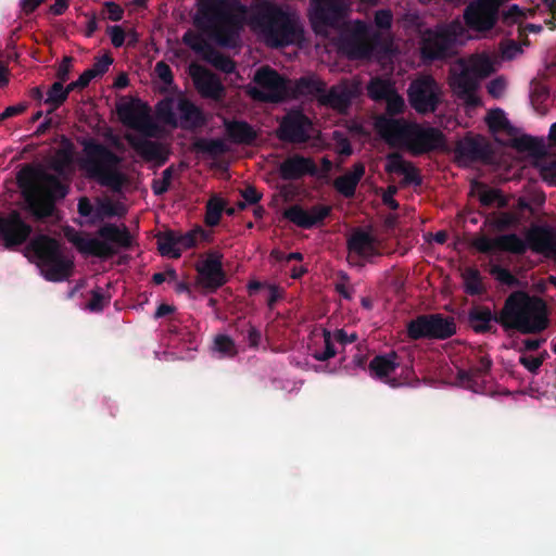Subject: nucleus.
Returning a JSON list of instances; mask_svg holds the SVG:
<instances>
[{
	"mask_svg": "<svg viewBox=\"0 0 556 556\" xmlns=\"http://www.w3.org/2000/svg\"><path fill=\"white\" fill-rule=\"evenodd\" d=\"M247 15L248 5L239 0H197L192 23L199 33L188 29L182 42L203 59L213 48L203 35L220 47L236 48L247 25Z\"/></svg>",
	"mask_w": 556,
	"mask_h": 556,
	"instance_id": "obj_1",
	"label": "nucleus"
},
{
	"mask_svg": "<svg viewBox=\"0 0 556 556\" xmlns=\"http://www.w3.org/2000/svg\"><path fill=\"white\" fill-rule=\"evenodd\" d=\"M308 13L312 29L316 35L326 36L330 29L340 30L339 49L350 59H364L372 51L368 39V26L356 20L346 22L352 0H309Z\"/></svg>",
	"mask_w": 556,
	"mask_h": 556,
	"instance_id": "obj_2",
	"label": "nucleus"
},
{
	"mask_svg": "<svg viewBox=\"0 0 556 556\" xmlns=\"http://www.w3.org/2000/svg\"><path fill=\"white\" fill-rule=\"evenodd\" d=\"M248 23L271 48H283L303 39L304 30L298 16L275 0H253L248 7Z\"/></svg>",
	"mask_w": 556,
	"mask_h": 556,
	"instance_id": "obj_3",
	"label": "nucleus"
},
{
	"mask_svg": "<svg viewBox=\"0 0 556 556\" xmlns=\"http://www.w3.org/2000/svg\"><path fill=\"white\" fill-rule=\"evenodd\" d=\"M116 112L122 123L140 132L141 137L126 135L128 144L146 162H155L163 166L169 157V150L161 142L150 140L161 135L160 125L149 114V109L139 99L130 102H123L116 105Z\"/></svg>",
	"mask_w": 556,
	"mask_h": 556,
	"instance_id": "obj_4",
	"label": "nucleus"
},
{
	"mask_svg": "<svg viewBox=\"0 0 556 556\" xmlns=\"http://www.w3.org/2000/svg\"><path fill=\"white\" fill-rule=\"evenodd\" d=\"M16 180L23 190L28 211L38 220L51 217L55 211V202L68 193V187L56 176L41 174L30 165L24 166L17 173Z\"/></svg>",
	"mask_w": 556,
	"mask_h": 556,
	"instance_id": "obj_5",
	"label": "nucleus"
},
{
	"mask_svg": "<svg viewBox=\"0 0 556 556\" xmlns=\"http://www.w3.org/2000/svg\"><path fill=\"white\" fill-rule=\"evenodd\" d=\"M78 142L83 147L78 165L86 178L110 188L113 192H119L126 181L118 169L122 157L94 138H81Z\"/></svg>",
	"mask_w": 556,
	"mask_h": 556,
	"instance_id": "obj_6",
	"label": "nucleus"
},
{
	"mask_svg": "<svg viewBox=\"0 0 556 556\" xmlns=\"http://www.w3.org/2000/svg\"><path fill=\"white\" fill-rule=\"evenodd\" d=\"M498 320L503 327L522 333L539 332L547 326L546 306L538 298L516 292L507 299Z\"/></svg>",
	"mask_w": 556,
	"mask_h": 556,
	"instance_id": "obj_7",
	"label": "nucleus"
},
{
	"mask_svg": "<svg viewBox=\"0 0 556 556\" xmlns=\"http://www.w3.org/2000/svg\"><path fill=\"white\" fill-rule=\"evenodd\" d=\"M27 249L37 258V266L48 281L60 282L68 279L73 270V262L63 255L60 242L47 235L34 237Z\"/></svg>",
	"mask_w": 556,
	"mask_h": 556,
	"instance_id": "obj_8",
	"label": "nucleus"
},
{
	"mask_svg": "<svg viewBox=\"0 0 556 556\" xmlns=\"http://www.w3.org/2000/svg\"><path fill=\"white\" fill-rule=\"evenodd\" d=\"M462 73L454 79V93L468 106H476L480 100L477 93L478 83L494 71L493 62L488 55L470 56L468 60H454V72Z\"/></svg>",
	"mask_w": 556,
	"mask_h": 556,
	"instance_id": "obj_9",
	"label": "nucleus"
},
{
	"mask_svg": "<svg viewBox=\"0 0 556 556\" xmlns=\"http://www.w3.org/2000/svg\"><path fill=\"white\" fill-rule=\"evenodd\" d=\"M253 80L257 86L251 87L248 94L255 101L280 103L290 97V79L267 65L256 71Z\"/></svg>",
	"mask_w": 556,
	"mask_h": 556,
	"instance_id": "obj_10",
	"label": "nucleus"
},
{
	"mask_svg": "<svg viewBox=\"0 0 556 556\" xmlns=\"http://www.w3.org/2000/svg\"><path fill=\"white\" fill-rule=\"evenodd\" d=\"M407 336L412 340H445L452 337V317L440 313L421 314L407 324Z\"/></svg>",
	"mask_w": 556,
	"mask_h": 556,
	"instance_id": "obj_11",
	"label": "nucleus"
},
{
	"mask_svg": "<svg viewBox=\"0 0 556 556\" xmlns=\"http://www.w3.org/2000/svg\"><path fill=\"white\" fill-rule=\"evenodd\" d=\"M312 127V121L301 110H291L281 118L276 136L282 142L302 144L309 141Z\"/></svg>",
	"mask_w": 556,
	"mask_h": 556,
	"instance_id": "obj_12",
	"label": "nucleus"
},
{
	"mask_svg": "<svg viewBox=\"0 0 556 556\" xmlns=\"http://www.w3.org/2000/svg\"><path fill=\"white\" fill-rule=\"evenodd\" d=\"M407 93L410 106L420 114L433 113L440 102L438 85L430 76L413 80Z\"/></svg>",
	"mask_w": 556,
	"mask_h": 556,
	"instance_id": "obj_13",
	"label": "nucleus"
},
{
	"mask_svg": "<svg viewBox=\"0 0 556 556\" xmlns=\"http://www.w3.org/2000/svg\"><path fill=\"white\" fill-rule=\"evenodd\" d=\"M198 285L210 292H215L227 282V275L223 268V254L211 250L203 261L197 264Z\"/></svg>",
	"mask_w": 556,
	"mask_h": 556,
	"instance_id": "obj_14",
	"label": "nucleus"
},
{
	"mask_svg": "<svg viewBox=\"0 0 556 556\" xmlns=\"http://www.w3.org/2000/svg\"><path fill=\"white\" fill-rule=\"evenodd\" d=\"M33 227L13 210L0 218V240L8 250H15L29 239Z\"/></svg>",
	"mask_w": 556,
	"mask_h": 556,
	"instance_id": "obj_15",
	"label": "nucleus"
},
{
	"mask_svg": "<svg viewBox=\"0 0 556 556\" xmlns=\"http://www.w3.org/2000/svg\"><path fill=\"white\" fill-rule=\"evenodd\" d=\"M506 0H476L465 11V20L469 27L477 31L491 29L496 20L500 7Z\"/></svg>",
	"mask_w": 556,
	"mask_h": 556,
	"instance_id": "obj_16",
	"label": "nucleus"
},
{
	"mask_svg": "<svg viewBox=\"0 0 556 556\" xmlns=\"http://www.w3.org/2000/svg\"><path fill=\"white\" fill-rule=\"evenodd\" d=\"M375 127L389 146L407 148L413 127L412 122H407L404 118L379 115L375 121Z\"/></svg>",
	"mask_w": 556,
	"mask_h": 556,
	"instance_id": "obj_17",
	"label": "nucleus"
},
{
	"mask_svg": "<svg viewBox=\"0 0 556 556\" xmlns=\"http://www.w3.org/2000/svg\"><path fill=\"white\" fill-rule=\"evenodd\" d=\"M444 143V136L441 130L434 127H424L413 123L407 150L414 155L424 154L441 148Z\"/></svg>",
	"mask_w": 556,
	"mask_h": 556,
	"instance_id": "obj_18",
	"label": "nucleus"
},
{
	"mask_svg": "<svg viewBox=\"0 0 556 556\" xmlns=\"http://www.w3.org/2000/svg\"><path fill=\"white\" fill-rule=\"evenodd\" d=\"M279 175L283 180H300L304 176L319 175V168L312 157L293 154L280 163Z\"/></svg>",
	"mask_w": 556,
	"mask_h": 556,
	"instance_id": "obj_19",
	"label": "nucleus"
},
{
	"mask_svg": "<svg viewBox=\"0 0 556 556\" xmlns=\"http://www.w3.org/2000/svg\"><path fill=\"white\" fill-rule=\"evenodd\" d=\"M190 74L197 90L202 97L219 100L224 96L225 87L219 77L213 72L201 65H192Z\"/></svg>",
	"mask_w": 556,
	"mask_h": 556,
	"instance_id": "obj_20",
	"label": "nucleus"
},
{
	"mask_svg": "<svg viewBox=\"0 0 556 556\" xmlns=\"http://www.w3.org/2000/svg\"><path fill=\"white\" fill-rule=\"evenodd\" d=\"M331 208L327 205H315L311 211L294 204L283 212L285 218L303 229H311L315 225L323 223L330 214Z\"/></svg>",
	"mask_w": 556,
	"mask_h": 556,
	"instance_id": "obj_21",
	"label": "nucleus"
},
{
	"mask_svg": "<svg viewBox=\"0 0 556 556\" xmlns=\"http://www.w3.org/2000/svg\"><path fill=\"white\" fill-rule=\"evenodd\" d=\"M452 47V24L446 25L444 33H431L422 39L421 56L426 61H433L448 55Z\"/></svg>",
	"mask_w": 556,
	"mask_h": 556,
	"instance_id": "obj_22",
	"label": "nucleus"
},
{
	"mask_svg": "<svg viewBox=\"0 0 556 556\" xmlns=\"http://www.w3.org/2000/svg\"><path fill=\"white\" fill-rule=\"evenodd\" d=\"M397 358L399 356L395 352L383 355H376L368 365L370 376L372 378L384 381L391 388L400 387L401 382L396 378H390V376L400 366Z\"/></svg>",
	"mask_w": 556,
	"mask_h": 556,
	"instance_id": "obj_23",
	"label": "nucleus"
},
{
	"mask_svg": "<svg viewBox=\"0 0 556 556\" xmlns=\"http://www.w3.org/2000/svg\"><path fill=\"white\" fill-rule=\"evenodd\" d=\"M479 251L488 252L492 250H505L513 253H521L527 247L530 248L529 240L523 241L515 235L501 236L496 239L480 238L475 242Z\"/></svg>",
	"mask_w": 556,
	"mask_h": 556,
	"instance_id": "obj_24",
	"label": "nucleus"
},
{
	"mask_svg": "<svg viewBox=\"0 0 556 556\" xmlns=\"http://www.w3.org/2000/svg\"><path fill=\"white\" fill-rule=\"evenodd\" d=\"M325 87L326 83L315 76H302L299 79L290 80L289 99L314 97L319 102V98L324 93Z\"/></svg>",
	"mask_w": 556,
	"mask_h": 556,
	"instance_id": "obj_25",
	"label": "nucleus"
},
{
	"mask_svg": "<svg viewBox=\"0 0 556 556\" xmlns=\"http://www.w3.org/2000/svg\"><path fill=\"white\" fill-rule=\"evenodd\" d=\"M177 110L180 116V128L185 130H195L206 124L203 111L187 98L178 101Z\"/></svg>",
	"mask_w": 556,
	"mask_h": 556,
	"instance_id": "obj_26",
	"label": "nucleus"
},
{
	"mask_svg": "<svg viewBox=\"0 0 556 556\" xmlns=\"http://www.w3.org/2000/svg\"><path fill=\"white\" fill-rule=\"evenodd\" d=\"M353 96V91L349 87L336 85L328 91L325 89L319 98V104L345 113L351 105Z\"/></svg>",
	"mask_w": 556,
	"mask_h": 556,
	"instance_id": "obj_27",
	"label": "nucleus"
},
{
	"mask_svg": "<svg viewBox=\"0 0 556 556\" xmlns=\"http://www.w3.org/2000/svg\"><path fill=\"white\" fill-rule=\"evenodd\" d=\"M528 240L532 250L556 258V232L543 228H532L528 232Z\"/></svg>",
	"mask_w": 556,
	"mask_h": 556,
	"instance_id": "obj_28",
	"label": "nucleus"
},
{
	"mask_svg": "<svg viewBox=\"0 0 556 556\" xmlns=\"http://www.w3.org/2000/svg\"><path fill=\"white\" fill-rule=\"evenodd\" d=\"M71 241L74 243L76 249L83 254L101 258H108L115 253V251L109 243H106L105 241H101L97 238H89L77 235L73 237Z\"/></svg>",
	"mask_w": 556,
	"mask_h": 556,
	"instance_id": "obj_29",
	"label": "nucleus"
},
{
	"mask_svg": "<svg viewBox=\"0 0 556 556\" xmlns=\"http://www.w3.org/2000/svg\"><path fill=\"white\" fill-rule=\"evenodd\" d=\"M227 137L237 144H252L257 138V132L245 121H224Z\"/></svg>",
	"mask_w": 556,
	"mask_h": 556,
	"instance_id": "obj_30",
	"label": "nucleus"
},
{
	"mask_svg": "<svg viewBox=\"0 0 556 556\" xmlns=\"http://www.w3.org/2000/svg\"><path fill=\"white\" fill-rule=\"evenodd\" d=\"M485 121L498 142L503 144L509 143L510 137L514 135V128L502 110L490 111Z\"/></svg>",
	"mask_w": 556,
	"mask_h": 556,
	"instance_id": "obj_31",
	"label": "nucleus"
},
{
	"mask_svg": "<svg viewBox=\"0 0 556 556\" xmlns=\"http://www.w3.org/2000/svg\"><path fill=\"white\" fill-rule=\"evenodd\" d=\"M365 175V166L363 163H355L353 169L342 176H339L333 181L334 189L344 198H353L358 182Z\"/></svg>",
	"mask_w": 556,
	"mask_h": 556,
	"instance_id": "obj_32",
	"label": "nucleus"
},
{
	"mask_svg": "<svg viewBox=\"0 0 556 556\" xmlns=\"http://www.w3.org/2000/svg\"><path fill=\"white\" fill-rule=\"evenodd\" d=\"M348 249L351 253L366 258L377 254L374 237L364 230L352 233L348 239Z\"/></svg>",
	"mask_w": 556,
	"mask_h": 556,
	"instance_id": "obj_33",
	"label": "nucleus"
},
{
	"mask_svg": "<svg viewBox=\"0 0 556 556\" xmlns=\"http://www.w3.org/2000/svg\"><path fill=\"white\" fill-rule=\"evenodd\" d=\"M195 153L206 154L211 157H217L228 152V147L223 139L198 138L191 144Z\"/></svg>",
	"mask_w": 556,
	"mask_h": 556,
	"instance_id": "obj_34",
	"label": "nucleus"
},
{
	"mask_svg": "<svg viewBox=\"0 0 556 556\" xmlns=\"http://www.w3.org/2000/svg\"><path fill=\"white\" fill-rule=\"evenodd\" d=\"M98 233L105 241L116 243L121 248L128 249L131 245V237L126 227L121 229L114 224H105Z\"/></svg>",
	"mask_w": 556,
	"mask_h": 556,
	"instance_id": "obj_35",
	"label": "nucleus"
},
{
	"mask_svg": "<svg viewBox=\"0 0 556 556\" xmlns=\"http://www.w3.org/2000/svg\"><path fill=\"white\" fill-rule=\"evenodd\" d=\"M395 90L390 80L380 77L371 78L367 85L368 97L376 101H384Z\"/></svg>",
	"mask_w": 556,
	"mask_h": 556,
	"instance_id": "obj_36",
	"label": "nucleus"
},
{
	"mask_svg": "<svg viewBox=\"0 0 556 556\" xmlns=\"http://www.w3.org/2000/svg\"><path fill=\"white\" fill-rule=\"evenodd\" d=\"M157 250L162 256L180 257V248L177 243L176 232L167 230L157 237Z\"/></svg>",
	"mask_w": 556,
	"mask_h": 556,
	"instance_id": "obj_37",
	"label": "nucleus"
},
{
	"mask_svg": "<svg viewBox=\"0 0 556 556\" xmlns=\"http://www.w3.org/2000/svg\"><path fill=\"white\" fill-rule=\"evenodd\" d=\"M70 92L62 81H54L47 91L45 103L50 105L48 114L53 113L67 100Z\"/></svg>",
	"mask_w": 556,
	"mask_h": 556,
	"instance_id": "obj_38",
	"label": "nucleus"
},
{
	"mask_svg": "<svg viewBox=\"0 0 556 556\" xmlns=\"http://www.w3.org/2000/svg\"><path fill=\"white\" fill-rule=\"evenodd\" d=\"M204 60L225 74H231L236 71V62L230 56L219 52L215 48L210 49V52L205 55Z\"/></svg>",
	"mask_w": 556,
	"mask_h": 556,
	"instance_id": "obj_39",
	"label": "nucleus"
},
{
	"mask_svg": "<svg viewBox=\"0 0 556 556\" xmlns=\"http://www.w3.org/2000/svg\"><path fill=\"white\" fill-rule=\"evenodd\" d=\"M490 366H491V361L489 358H485V357L482 358L480 367L476 371H473V372H466V371L460 370L458 372L459 382L464 387H466L468 389H471L475 392H478L480 390V386H481V381H480V378L478 376V372H482V371L489 370Z\"/></svg>",
	"mask_w": 556,
	"mask_h": 556,
	"instance_id": "obj_40",
	"label": "nucleus"
},
{
	"mask_svg": "<svg viewBox=\"0 0 556 556\" xmlns=\"http://www.w3.org/2000/svg\"><path fill=\"white\" fill-rule=\"evenodd\" d=\"M225 210V202L222 199L213 198L206 204L204 222L208 227H215L219 224L222 214Z\"/></svg>",
	"mask_w": 556,
	"mask_h": 556,
	"instance_id": "obj_41",
	"label": "nucleus"
},
{
	"mask_svg": "<svg viewBox=\"0 0 556 556\" xmlns=\"http://www.w3.org/2000/svg\"><path fill=\"white\" fill-rule=\"evenodd\" d=\"M204 237H205V231L202 228H197V229L190 230L186 233H177L176 232L177 243H178V247L180 248V252L182 250H187V249H191V248L195 247L199 239L204 238Z\"/></svg>",
	"mask_w": 556,
	"mask_h": 556,
	"instance_id": "obj_42",
	"label": "nucleus"
},
{
	"mask_svg": "<svg viewBox=\"0 0 556 556\" xmlns=\"http://www.w3.org/2000/svg\"><path fill=\"white\" fill-rule=\"evenodd\" d=\"M73 163L72 144L56 151L55 159L52 162V168L59 174H62Z\"/></svg>",
	"mask_w": 556,
	"mask_h": 556,
	"instance_id": "obj_43",
	"label": "nucleus"
},
{
	"mask_svg": "<svg viewBox=\"0 0 556 556\" xmlns=\"http://www.w3.org/2000/svg\"><path fill=\"white\" fill-rule=\"evenodd\" d=\"M478 197L481 203L485 205L494 204L497 206H503L506 204L505 198L501 194L498 190L493 188L481 187L478 190Z\"/></svg>",
	"mask_w": 556,
	"mask_h": 556,
	"instance_id": "obj_44",
	"label": "nucleus"
},
{
	"mask_svg": "<svg viewBox=\"0 0 556 556\" xmlns=\"http://www.w3.org/2000/svg\"><path fill=\"white\" fill-rule=\"evenodd\" d=\"M492 320L490 311H475L469 316L470 326L475 331H485Z\"/></svg>",
	"mask_w": 556,
	"mask_h": 556,
	"instance_id": "obj_45",
	"label": "nucleus"
},
{
	"mask_svg": "<svg viewBox=\"0 0 556 556\" xmlns=\"http://www.w3.org/2000/svg\"><path fill=\"white\" fill-rule=\"evenodd\" d=\"M119 206L113 203L111 200H102L98 199V207L94 211V219H103L104 217H113L118 216L122 213L119 212Z\"/></svg>",
	"mask_w": 556,
	"mask_h": 556,
	"instance_id": "obj_46",
	"label": "nucleus"
},
{
	"mask_svg": "<svg viewBox=\"0 0 556 556\" xmlns=\"http://www.w3.org/2000/svg\"><path fill=\"white\" fill-rule=\"evenodd\" d=\"M323 336H324V343H325L324 350H321V351L316 350L313 353V357L319 362H326V361L332 358L337 354V351L333 345L331 332L329 330L325 329Z\"/></svg>",
	"mask_w": 556,
	"mask_h": 556,
	"instance_id": "obj_47",
	"label": "nucleus"
},
{
	"mask_svg": "<svg viewBox=\"0 0 556 556\" xmlns=\"http://www.w3.org/2000/svg\"><path fill=\"white\" fill-rule=\"evenodd\" d=\"M214 349L228 357H232L237 354V348L233 340L226 334H218L215 337Z\"/></svg>",
	"mask_w": 556,
	"mask_h": 556,
	"instance_id": "obj_48",
	"label": "nucleus"
},
{
	"mask_svg": "<svg viewBox=\"0 0 556 556\" xmlns=\"http://www.w3.org/2000/svg\"><path fill=\"white\" fill-rule=\"evenodd\" d=\"M386 116L394 117L401 113H403L405 109V102L402 96L394 90L386 100Z\"/></svg>",
	"mask_w": 556,
	"mask_h": 556,
	"instance_id": "obj_49",
	"label": "nucleus"
},
{
	"mask_svg": "<svg viewBox=\"0 0 556 556\" xmlns=\"http://www.w3.org/2000/svg\"><path fill=\"white\" fill-rule=\"evenodd\" d=\"M174 167L169 166L162 173V179H155L152 182V191L155 195H162L168 191L172 178H173Z\"/></svg>",
	"mask_w": 556,
	"mask_h": 556,
	"instance_id": "obj_50",
	"label": "nucleus"
},
{
	"mask_svg": "<svg viewBox=\"0 0 556 556\" xmlns=\"http://www.w3.org/2000/svg\"><path fill=\"white\" fill-rule=\"evenodd\" d=\"M113 62L114 59L112 55L110 53H105L103 56L97 58L92 66L86 70V72L91 73L92 79L101 77L109 71V67Z\"/></svg>",
	"mask_w": 556,
	"mask_h": 556,
	"instance_id": "obj_51",
	"label": "nucleus"
},
{
	"mask_svg": "<svg viewBox=\"0 0 556 556\" xmlns=\"http://www.w3.org/2000/svg\"><path fill=\"white\" fill-rule=\"evenodd\" d=\"M400 175H403L402 184L405 186H420L422 184V178L419 173V169L410 162L406 163V166H404V170L401 172Z\"/></svg>",
	"mask_w": 556,
	"mask_h": 556,
	"instance_id": "obj_52",
	"label": "nucleus"
},
{
	"mask_svg": "<svg viewBox=\"0 0 556 556\" xmlns=\"http://www.w3.org/2000/svg\"><path fill=\"white\" fill-rule=\"evenodd\" d=\"M109 298H106L101 288H96L91 291V298L87 304V308L91 312H101L108 305Z\"/></svg>",
	"mask_w": 556,
	"mask_h": 556,
	"instance_id": "obj_53",
	"label": "nucleus"
},
{
	"mask_svg": "<svg viewBox=\"0 0 556 556\" xmlns=\"http://www.w3.org/2000/svg\"><path fill=\"white\" fill-rule=\"evenodd\" d=\"M464 285L468 293L475 294L481 290L479 274L473 269H467L464 274Z\"/></svg>",
	"mask_w": 556,
	"mask_h": 556,
	"instance_id": "obj_54",
	"label": "nucleus"
},
{
	"mask_svg": "<svg viewBox=\"0 0 556 556\" xmlns=\"http://www.w3.org/2000/svg\"><path fill=\"white\" fill-rule=\"evenodd\" d=\"M157 113L166 124L174 127L177 126V121L173 112V102L170 99L163 100L157 104Z\"/></svg>",
	"mask_w": 556,
	"mask_h": 556,
	"instance_id": "obj_55",
	"label": "nucleus"
},
{
	"mask_svg": "<svg viewBox=\"0 0 556 556\" xmlns=\"http://www.w3.org/2000/svg\"><path fill=\"white\" fill-rule=\"evenodd\" d=\"M531 13V10H523L519 5L513 4L503 13V17L508 23H518L527 18Z\"/></svg>",
	"mask_w": 556,
	"mask_h": 556,
	"instance_id": "obj_56",
	"label": "nucleus"
},
{
	"mask_svg": "<svg viewBox=\"0 0 556 556\" xmlns=\"http://www.w3.org/2000/svg\"><path fill=\"white\" fill-rule=\"evenodd\" d=\"M124 9L112 1L104 2V12L102 18H108L113 22H118L123 18Z\"/></svg>",
	"mask_w": 556,
	"mask_h": 556,
	"instance_id": "obj_57",
	"label": "nucleus"
},
{
	"mask_svg": "<svg viewBox=\"0 0 556 556\" xmlns=\"http://www.w3.org/2000/svg\"><path fill=\"white\" fill-rule=\"evenodd\" d=\"M407 161H405L401 154L391 153L388 155V162L386 165V172L390 174H400L404 170V166H406Z\"/></svg>",
	"mask_w": 556,
	"mask_h": 556,
	"instance_id": "obj_58",
	"label": "nucleus"
},
{
	"mask_svg": "<svg viewBox=\"0 0 556 556\" xmlns=\"http://www.w3.org/2000/svg\"><path fill=\"white\" fill-rule=\"evenodd\" d=\"M393 15L390 10H379L375 14V24L378 28L387 30L391 27Z\"/></svg>",
	"mask_w": 556,
	"mask_h": 556,
	"instance_id": "obj_59",
	"label": "nucleus"
},
{
	"mask_svg": "<svg viewBox=\"0 0 556 556\" xmlns=\"http://www.w3.org/2000/svg\"><path fill=\"white\" fill-rule=\"evenodd\" d=\"M108 34L111 37V42L115 48H121L125 43V31L124 29L118 26H108L106 28Z\"/></svg>",
	"mask_w": 556,
	"mask_h": 556,
	"instance_id": "obj_60",
	"label": "nucleus"
},
{
	"mask_svg": "<svg viewBox=\"0 0 556 556\" xmlns=\"http://www.w3.org/2000/svg\"><path fill=\"white\" fill-rule=\"evenodd\" d=\"M91 80V73L84 71L75 81H72L66 86L67 91L71 93L74 90H83L90 84Z\"/></svg>",
	"mask_w": 556,
	"mask_h": 556,
	"instance_id": "obj_61",
	"label": "nucleus"
},
{
	"mask_svg": "<svg viewBox=\"0 0 556 556\" xmlns=\"http://www.w3.org/2000/svg\"><path fill=\"white\" fill-rule=\"evenodd\" d=\"M73 61L74 59L72 56L63 58L56 72L58 81H62L64 84L68 79Z\"/></svg>",
	"mask_w": 556,
	"mask_h": 556,
	"instance_id": "obj_62",
	"label": "nucleus"
},
{
	"mask_svg": "<svg viewBox=\"0 0 556 556\" xmlns=\"http://www.w3.org/2000/svg\"><path fill=\"white\" fill-rule=\"evenodd\" d=\"M491 274L494 276L496 280H498L502 283L511 286L516 282L515 278L511 276V274L506 270L505 268H502L500 266H493L491 268Z\"/></svg>",
	"mask_w": 556,
	"mask_h": 556,
	"instance_id": "obj_63",
	"label": "nucleus"
},
{
	"mask_svg": "<svg viewBox=\"0 0 556 556\" xmlns=\"http://www.w3.org/2000/svg\"><path fill=\"white\" fill-rule=\"evenodd\" d=\"M243 200L251 205L257 204L262 199V193L257 191V189L253 186H248L243 190L240 191Z\"/></svg>",
	"mask_w": 556,
	"mask_h": 556,
	"instance_id": "obj_64",
	"label": "nucleus"
}]
</instances>
